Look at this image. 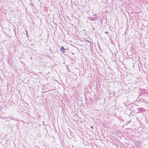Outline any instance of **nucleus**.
<instances>
[{
    "mask_svg": "<svg viewBox=\"0 0 148 148\" xmlns=\"http://www.w3.org/2000/svg\"><path fill=\"white\" fill-rule=\"evenodd\" d=\"M108 142L111 143L112 145L116 146L117 145V143L115 139H107Z\"/></svg>",
    "mask_w": 148,
    "mask_h": 148,
    "instance_id": "nucleus-1",
    "label": "nucleus"
},
{
    "mask_svg": "<svg viewBox=\"0 0 148 148\" xmlns=\"http://www.w3.org/2000/svg\"><path fill=\"white\" fill-rule=\"evenodd\" d=\"M137 109L138 110V111L137 113H141L143 112L145 110L144 108H138Z\"/></svg>",
    "mask_w": 148,
    "mask_h": 148,
    "instance_id": "nucleus-2",
    "label": "nucleus"
},
{
    "mask_svg": "<svg viewBox=\"0 0 148 148\" xmlns=\"http://www.w3.org/2000/svg\"><path fill=\"white\" fill-rule=\"evenodd\" d=\"M141 143V142L140 141H136L135 144L138 146L139 147L140 146Z\"/></svg>",
    "mask_w": 148,
    "mask_h": 148,
    "instance_id": "nucleus-3",
    "label": "nucleus"
},
{
    "mask_svg": "<svg viewBox=\"0 0 148 148\" xmlns=\"http://www.w3.org/2000/svg\"><path fill=\"white\" fill-rule=\"evenodd\" d=\"M66 50V49H65L62 46L60 48V50L61 52H64V50Z\"/></svg>",
    "mask_w": 148,
    "mask_h": 148,
    "instance_id": "nucleus-4",
    "label": "nucleus"
},
{
    "mask_svg": "<svg viewBox=\"0 0 148 148\" xmlns=\"http://www.w3.org/2000/svg\"><path fill=\"white\" fill-rule=\"evenodd\" d=\"M83 143L86 145H88L89 144V143L88 142L84 141V140H83Z\"/></svg>",
    "mask_w": 148,
    "mask_h": 148,
    "instance_id": "nucleus-5",
    "label": "nucleus"
},
{
    "mask_svg": "<svg viewBox=\"0 0 148 148\" xmlns=\"http://www.w3.org/2000/svg\"><path fill=\"white\" fill-rule=\"evenodd\" d=\"M96 19V17H91L90 18V20L92 21H95Z\"/></svg>",
    "mask_w": 148,
    "mask_h": 148,
    "instance_id": "nucleus-6",
    "label": "nucleus"
},
{
    "mask_svg": "<svg viewBox=\"0 0 148 148\" xmlns=\"http://www.w3.org/2000/svg\"><path fill=\"white\" fill-rule=\"evenodd\" d=\"M90 47L91 49H92V47L91 46H92V47H93V45L92 43H91V44L90 45Z\"/></svg>",
    "mask_w": 148,
    "mask_h": 148,
    "instance_id": "nucleus-7",
    "label": "nucleus"
},
{
    "mask_svg": "<svg viewBox=\"0 0 148 148\" xmlns=\"http://www.w3.org/2000/svg\"><path fill=\"white\" fill-rule=\"evenodd\" d=\"M25 32H26V35H27V36H28V33H27V31L26 30H25Z\"/></svg>",
    "mask_w": 148,
    "mask_h": 148,
    "instance_id": "nucleus-8",
    "label": "nucleus"
},
{
    "mask_svg": "<svg viewBox=\"0 0 148 148\" xmlns=\"http://www.w3.org/2000/svg\"><path fill=\"white\" fill-rule=\"evenodd\" d=\"M90 127L91 129H93V126H91Z\"/></svg>",
    "mask_w": 148,
    "mask_h": 148,
    "instance_id": "nucleus-9",
    "label": "nucleus"
},
{
    "mask_svg": "<svg viewBox=\"0 0 148 148\" xmlns=\"http://www.w3.org/2000/svg\"><path fill=\"white\" fill-rule=\"evenodd\" d=\"M105 33L107 34L108 33V32L107 31H106L105 32Z\"/></svg>",
    "mask_w": 148,
    "mask_h": 148,
    "instance_id": "nucleus-10",
    "label": "nucleus"
},
{
    "mask_svg": "<svg viewBox=\"0 0 148 148\" xmlns=\"http://www.w3.org/2000/svg\"><path fill=\"white\" fill-rule=\"evenodd\" d=\"M65 50H64V52H62V53H64L66 52L65 51Z\"/></svg>",
    "mask_w": 148,
    "mask_h": 148,
    "instance_id": "nucleus-11",
    "label": "nucleus"
},
{
    "mask_svg": "<svg viewBox=\"0 0 148 148\" xmlns=\"http://www.w3.org/2000/svg\"><path fill=\"white\" fill-rule=\"evenodd\" d=\"M121 148H127L125 147H123Z\"/></svg>",
    "mask_w": 148,
    "mask_h": 148,
    "instance_id": "nucleus-12",
    "label": "nucleus"
},
{
    "mask_svg": "<svg viewBox=\"0 0 148 148\" xmlns=\"http://www.w3.org/2000/svg\"><path fill=\"white\" fill-rule=\"evenodd\" d=\"M96 15H97V14H94L93 16H95Z\"/></svg>",
    "mask_w": 148,
    "mask_h": 148,
    "instance_id": "nucleus-13",
    "label": "nucleus"
},
{
    "mask_svg": "<svg viewBox=\"0 0 148 148\" xmlns=\"http://www.w3.org/2000/svg\"><path fill=\"white\" fill-rule=\"evenodd\" d=\"M6 118H7L6 117H5H5H3V119H6Z\"/></svg>",
    "mask_w": 148,
    "mask_h": 148,
    "instance_id": "nucleus-14",
    "label": "nucleus"
}]
</instances>
